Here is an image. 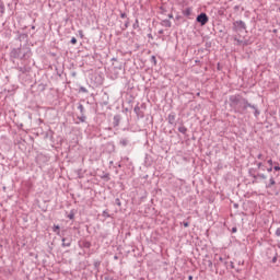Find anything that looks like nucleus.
<instances>
[{
  "mask_svg": "<svg viewBox=\"0 0 280 280\" xmlns=\"http://www.w3.org/2000/svg\"><path fill=\"white\" fill-rule=\"evenodd\" d=\"M230 106L233 108L234 113H240V115H244L248 108H253L255 117H259L261 112L259 109L248 103V100L242 97L240 94H234L229 97Z\"/></svg>",
  "mask_w": 280,
  "mask_h": 280,
  "instance_id": "nucleus-1",
  "label": "nucleus"
},
{
  "mask_svg": "<svg viewBox=\"0 0 280 280\" xmlns=\"http://www.w3.org/2000/svg\"><path fill=\"white\" fill-rule=\"evenodd\" d=\"M11 56L13 58H20V60H23L25 58H30L32 56V51L27 47H20L15 48L11 51Z\"/></svg>",
  "mask_w": 280,
  "mask_h": 280,
  "instance_id": "nucleus-2",
  "label": "nucleus"
},
{
  "mask_svg": "<svg viewBox=\"0 0 280 280\" xmlns=\"http://www.w3.org/2000/svg\"><path fill=\"white\" fill-rule=\"evenodd\" d=\"M233 32L240 33V32H244V30H246V23L242 20L235 21L233 22V27H232Z\"/></svg>",
  "mask_w": 280,
  "mask_h": 280,
  "instance_id": "nucleus-3",
  "label": "nucleus"
},
{
  "mask_svg": "<svg viewBox=\"0 0 280 280\" xmlns=\"http://www.w3.org/2000/svg\"><path fill=\"white\" fill-rule=\"evenodd\" d=\"M197 23H200V25H207V23H209V16L207 15V13H200L197 19H196Z\"/></svg>",
  "mask_w": 280,
  "mask_h": 280,
  "instance_id": "nucleus-4",
  "label": "nucleus"
},
{
  "mask_svg": "<svg viewBox=\"0 0 280 280\" xmlns=\"http://www.w3.org/2000/svg\"><path fill=\"white\" fill-rule=\"evenodd\" d=\"M167 119H168V124L174 125L176 121V114L174 113L168 114Z\"/></svg>",
  "mask_w": 280,
  "mask_h": 280,
  "instance_id": "nucleus-5",
  "label": "nucleus"
},
{
  "mask_svg": "<svg viewBox=\"0 0 280 280\" xmlns=\"http://www.w3.org/2000/svg\"><path fill=\"white\" fill-rule=\"evenodd\" d=\"M273 185H277L275 177H270L269 183L265 185L266 189H270Z\"/></svg>",
  "mask_w": 280,
  "mask_h": 280,
  "instance_id": "nucleus-6",
  "label": "nucleus"
},
{
  "mask_svg": "<svg viewBox=\"0 0 280 280\" xmlns=\"http://www.w3.org/2000/svg\"><path fill=\"white\" fill-rule=\"evenodd\" d=\"M133 113H136L137 117H143V113H141V107H139V105L133 108Z\"/></svg>",
  "mask_w": 280,
  "mask_h": 280,
  "instance_id": "nucleus-7",
  "label": "nucleus"
},
{
  "mask_svg": "<svg viewBox=\"0 0 280 280\" xmlns=\"http://www.w3.org/2000/svg\"><path fill=\"white\" fill-rule=\"evenodd\" d=\"M119 121H121V116L120 115L114 116V127L119 126Z\"/></svg>",
  "mask_w": 280,
  "mask_h": 280,
  "instance_id": "nucleus-8",
  "label": "nucleus"
},
{
  "mask_svg": "<svg viewBox=\"0 0 280 280\" xmlns=\"http://www.w3.org/2000/svg\"><path fill=\"white\" fill-rule=\"evenodd\" d=\"M249 176L254 178L253 183H257V180L259 179V176H257V174H253V168H249Z\"/></svg>",
  "mask_w": 280,
  "mask_h": 280,
  "instance_id": "nucleus-9",
  "label": "nucleus"
},
{
  "mask_svg": "<svg viewBox=\"0 0 280 280\" xmlns=\"http://www.w3.org/2000/svg\"><path fill=\"white\" fill-rule=\"evenodd\" d=\"M61 242L63 248H69V246H71V241H67V238H62Z\"/></svg>",
  "mask_w": 280,
  "mask_h": 280,
  "instance_id": "nucleus-10",
  "label": "nucleus"
},
{
  "mask_svg": "<svg viewBox=\"0 0 280 280\" xmlns=\"http://www.w3.org/2000/svg\"><path fill=\"white\" fill-rule=\"evenodd\" d=\"M119 143L122 145V148H126L128 143H130V140H128L127 138H122L120 139Z\"/></svg>",
  "mask_w": 280,
  "mask_h": 280,
  "instance_id": "nucleus-11",
  "label": "nucleus"
},
{
  "mask_svg": "<svg viewBox=\"0 0 280 280\" xmlns=\"http://www.w3.org/2000/svg\"><path fill=\"white\" fill-rule=\"evenodd\" d=\"M0 14H5V4L0 0Z\"/></svg>",
  "mask_w": 280,
  "mask_h": 280,
  "instance_id": "nucleus-12",
  "label": "nucleus"
},
{
  "mask_svg": "<svg viewBox=\"0 0 280 280\" xmlns=\"http://www.w3.org/2000/svg\"><path fill=\"white\" fill-rule=\"evenodd\" d=\"M183 14H184V16H191V8H186V9L183 11Z\"/></svg>",
  "mask_w": 280,
  "mask_h": 280,
  "instance_id": "nucleus-13",
  "label": "nucleus"
},
{
  "mask_svg": "<svg viewBox=\"0 0 280 280\" xmlns=\"http://www.w3.org/2000/svg\"><path fill=\"white\" fill-rule=\"evenodd\" d=\"M162 25H163L164 27H172V22H171L170 20H163V21H162Z\"/></svg>",
  "mask_w": 280,
  "mask_h": 280,
  "instance_id": "nucleus-14",
  "label": "nucleus"
},
{
  "mask_svg": "<svg viewBox=\"0 0 280 280\" xmlns=\"http://www.w3.org/2000/svg\"><path fill=\"white\" fill-rule=\"evenodd\" d=\"M79 121H81V124H84V121H86V116L84 114H81L80 116H78Z\"/></svg>",
  "mask_w": 280,
  "mask_h": 280,
  "instance_id": "nucleus-15",
  "label": "nucleus"
},
{
  "mask_svg": "<svg viewBox=\"0 0 280 280\" xmlns=\"http://www.w3.org/2000/svg\"><path fill=\"white\" fill-rule=\"evenodd\" d=\"M178 132H180L182 135H185L187 132V127L185 126L178 127Z\"/></svg>",
  "mask_w": 280,
  "mask_h": 280,
  "instance_id": "nucleus-16",
  "label": "nucleus"
},
{
  "mask_svg": "<svg viewBox=\"0 0 280 280\" xmlns=\"http://www.w3.org/2000/svg\"><path fill=\"white\" fill-rule=\"evenodd\" d=\"M267 163H268V165H269V168H267V172H272V164H273V162H272V159H269L268 161H267Z\"/></svg>",
  "mask_w": 280,
  "mask_h": 280,
  "instance_id": "nucleus-17",
  "label": "nucleus"
},
{
  "mask_svg": "<svg viewBox=\"0 0 280 280\" xmlns=\"http://www.w3.org/2000/svg\"><path fill=\"white\" fill-rule=\"evenodd\" d=\"M52 231L54 233H57V235H60V225H54Z\"/></svg>",
  "mask_w": 280,
  "mask_h": 280,
  "instance_id": "nucleus-18",
  "label": "nucleus"
},
{
  "mask_svg": "<svg viewBox=\"0 0 280 280\" xmlns=\"http://www.w3.org/2000/svg\"><path fill=\"white\" fill-rule=\"evenodd\" d=\"M78 110H80L81 115H84V105L79 104Z\"/></svg>",
  "mask_w": 280,
  "mask_h": 280,
  "instance_id": "nucleus-19",
  "label": "nucleus"
},
{
  "mask_svg": "<svg viewBox=\"0 0 280 280\" xmlns=\"http://www.w3.org/2000/svg\"><path fill=\"white\" fill-rule=\"evenodd\" d=\"M257 176H258V178H260L261 180H266V178H268L264 173H258Z\"/></svg>",
  "mask_w": 280,
  "mask_h": 280,
  "instance_id": "nucleus-20",
  "label": "nucleus"
},
{
  "mask_svg": "<svg viewBox=\"0 0 280 280\" xmlns=\"http://www.w3.org/2000/svg\"><path fill=\"white\" fill-rule=\"evenodd\" d=\"M69 220H73V218H75V213L73 211H70V213L68 214Z\"/></svg>",
  "mask_w": 280,
  "mask_h": 280,
  "instance_id": "nucleus-21",
  "label": "nucleus"
},
{
  "mask_svg": "<svg viewBox=\"0 0 280 280\" xmlns=\"http://www.w3.org/2000/svg\"><path fill=\"white\" fill-rule=\"evenodd\" d=\"M18 71H21V73H25L26 68H25V67H19V68H18Z\"/></svg>",
  "mask_w": 280,
  "mask_h": 280,
  "instance_id": "nucleus-22",
  "label": "nucleus"
},
{
  "mask_svg": "<svg viewBox=\"0 0 280 280\" xmlns=\"http://www.w3.org/2000/svg\"><path fill=\"white\" fill-rule=\"evenodd\" d=\"M70 43H71L72 45H75V44L78 43V39H77L75 37H72L71 40H70Z\"/></svg>",
  "mask_w": 280,
  "mask_h": 280,
  "instance_id": "nucleus-23",
  "label": "nucleus"
},
{
  "mask_svg": "<svg viewBox=\"0 0 280 280\" xmlns=\"http://www.w3.org/2000/svg\"><path fill=\"white\" fill-rule=\"evenodd\" d=\"M256 165H257L258 170H261V167H264V163H261V162H257Z\"/></svg>",
  "mask_w": 280,
  "mask_h": 280,
  "instance_id": "nucleus-24",
  "label": "nucleus"
},
{
  "mask_svg": "<svg viewBox=\"0 0 280 280\" xmlns=\"http://www.w3.org/2000/svg\"><path fill=\"white\" fill-rule=\"evenodd\" d=\"M237 45H243L244 40L235 38Z\"/></svg>",
  "mask_w": 280,
  "mask_h": 280,
  "instance_id": "nucleus-25",
  "label": "nucleus"
},
{
  "mask_svg": "<svg viewBox=\"0 0 280 280\" xmlns=\"http://www.w3.org/2000/svg\"><path fill=\"white\" fill-rule=\"evenodd\" d=\"M257 159H259L260 161H264V154L259 153V154L257 155Z\"/></svg>",
  "mask_w": 280,
  "mask_h": 280,
  "instance_id": "nucleus-26",
  "label": "nucleus"
},
{
  "mask_svg": "<svg viewBox=\"0 0 280 280\" xmlns=\"http://www.w3.org/2000/svg\"><path fill=\"white\" fill-rule=\"evenodd\" d=\"M276 236H277V237H280V228H278V229L276 230Z\"/></svg>",
  "mask_w": 280,
  "mask_h": 280,
  "instance_id": "nucleus-27",
  "label": "nucleus"
},
{
  "mask_svg": "<svg viewBox=\"0 0 280 280\" xmlns=\"http://www.w3.org/2000/svg\"><path fill=\"white\" fill-rule=\"evenodd\" d=\"M151 60H152V62H153L154 65H156V57H155V56H152V57H151Z\"/></svg>",
  "mask_w": 280,
  "mask_h": 280,
  "instance_id": "nucleus-28",
  "label": "nucleus"
},
{
  "mask_svg": "<svg viewBox=\"0 0 280 280\" xmlns=\"http://www.w3.org/2000/svg\"><path fill=\"white\" fill-rule=\"evenodd\" d=\"M273 170H275V172H280V166L276 165V166H273Z\"/></svg>",
  "mask_w": 280,
  "mask_h": 280,
  "instance_id": "nucleus-29",
  "label": "nucleus"
},
{
  "mask_svg": "<svg viewBox=\"0 0 280 280\" xmlns=\"http://www.w3.org/2000/svg\"><path fill=\"white\" fill-rule=\"evenodd\" d=\"M183 225L185 226V229H187V226H189V222L184 221V222H183Z\"/></svg>",
  "mask_w": 280,
  "mask_h": 280,
  "instance_id": "nucleus-30",
  "label": "nucleus"
},
{
  "mask_svg": "<svg viewBox=\"0 0 280 280\" xmlns=\"http://www.w3.org/2000/svg\"><path fill=\"white\" fill-rule=\"evenodd\" d=\"M116 205H118V207H121V201L119 199H116Z\"/></svg>",
  "mask_w": 280,
  "mask_h": 280,
  "instance_id": "nucleus-31",
  "label": "nucleus"
},
{
  "mask_svg": "<svg viewBox=\"0 0 280 280\" xmlns=\"http://www.w3.org/2000/svg\"><path fill=\"white\" fill-rule=\"evenodd\" d=\"M128 15L126 13H120V18L126 19Z\"/></svg>",
  "mask_w": 280,
  "mask_h": 280,
  "instance_id": "nucleus-32",
  "label": "nucleus"
},
{
  "mask_svg": "<svg viewBox=\"0 0 280 280\" xmlns=\"http://www.w3.org/2000/svg\"><path fill=\"white\" fill-rule=\"evenodd\" d=\"M233 233H237V228L232 229Z\"/></svg>",
  "mask_w": 280,
  "mask_h": 280,
  "instance_id": "nucleus-33",
  "label": "nucleus"
},
{
  "mask_svg": "<svg viewBox=\"0 0 280 280\" xmlns=\"http://www.w3.org/2000/svg\"><path fill=\"white\" fill-rule=\"evenodd\" d=\"M246 45H248V42L243 40V46H246Z\"/></svg>",
  "mask_w": 280,
  "mask_h": 280,
  "instance_id": "nucleus-34",
  "label": "nucleus"
},
{
  "mask_svg": "<svg viewBox=\"0 0 280 280\" xmlns=\"http://www.w3.org/2000/svg\"><path fill=\"white\" fill-rule=\"evenodd\" d=\"M81 91H83V93H86V89L85 88H81Z\"/></svg>",
  "mask_w": 280,
  "mask_h": 280,
  "instance_id": "nucleus-35",
  "label": "nucleus"
},
{
  "mask_svg": "<svg viewBox=\"0 0 280 280\" xmlns=\"http://www.w3.org/2000/svg\"><path fill=\"white\" fill-rule=\"evenodd\" d=\"M219 261H224V258H222V257H219Z\"/></svg>",
  "mask_w": 280,
  "mask_h": 280,
  "instance_id": "nucleus-36",
  "label": "nucleus"
},
{
  "mask_svg": "<svg viewBox=\"0 0 280 280\" xmlns=\"http://www.w3.org/2000/svg\"><path fill=\"white\" fill-rule=\"evenodd\" d=\"M79 34H80V36H81V38H82V36H83L82 31H79Z\"/></svg>",
  "mask_w": 280,
  "mask_h": 280,
  "instance_id": "nucleus-37",
  "label": "nucleus"
},
{
  "mask_svg": "<svg viewBox=\"0 0 280 280\" xmlns=\"http://www.w3.org/2000/svg\"><path fill=\"white\" fill-rule=\"evenodd\" d=\"M238 205L237 203H234V208L237 209Z\"/></svg>",
  "mask_w": 280,
  "mask_h": 280,
  "instance_id": "nucleus-38",
  "label": "nucleus"
},
{
  "mask_svg": "<svg viewBox=\"0 0 280 280\" xmlns=\"http://www.w3.org/2000/svg\"><path fill=\"white\" fill-rule=\"evenodd\" d=\"M188 279L191 280V279H194V277L189 276Z\"/></svg>",
  "mask_w": 280,
  "mask_h": 280,
  "instance_id": "nucleus-39",
  "label": "nucleus"
},
{
  "mask_svg": "<svg viewBox=\"0 0 280 280\" xmlns=\"http://www.w3.org/2000/svg\"><path fill=\"white\" fill-rule=\"evenodd\" d=\"M252 174H255V168H253Z\"/></svg>",
  "mask_w": 280,
  "mask_h": 280,
  "instance_id": "nucleus-40",
  "label": "nucleus"
},
{
  "mask_svg": "<svg viewBox=\"0 0 280 280\" xmlns=\"http://www.w3.org/2000/svg\"><path fill=\"white\" fill-rule=\"evenodd\" d=\"M272 261H273V264H275V261H277V258H273Z\"/></svg>",
  "mask_w": 280,
  "mask_h": 280,
  "instance_id": "nucleus-41",
  "label": "nucleus"
},
{
  "mask_svg": "<svg viewBox=\"0 0 280 280\" xmlns=\"http://www.w3.org/2000/svg\"><path fill=\"white\" fill-rule=\"evenodd\" d=\"M170 19H173V15H168Z\"/></svg>",
  "mask_w": 280,
  "mask_h": 280,
  "instance_id": "nucleus-42",
  "label": "nucleus"
},
{
  "mask_svg": "<svg viewBox=\"0 0 280 280\" xmlns=\"http://www.w3.org/2000/svg\"><path fill=\"white\" fill-rule=\"evenodd\" d=\"M115 259H117V256H115Z\"/></svg>",
  "mask_w": 280,
  "mask_h": 280,
  "instance_id": "nucleus-43",
  "label": "nucleus"
}]
</instances>
